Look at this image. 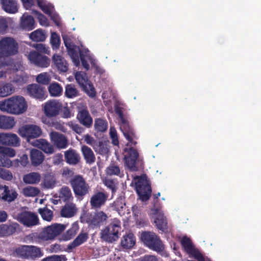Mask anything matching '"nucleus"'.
<instances>
[{
    "mask_svg": "<svg viewBox=\"0 0 261 261\" xmlns=\"http://www.w3.org/2000/svg\"><path fill=\"white\" fill-rule=\"evenodd\" d=\"M38 212L41 215L44 220L49 222L53 219V213L51 210L47 208L44 207L43 208H39L38 210Z\"/></svg>",
    "mask_w": 261,
    "mask_h": 261,
    "instance_id": "obj_42",
    "label": "nucleus"
},
{
    "mask_svg": "<svg viewBox=\"0 0 261 261\" xmlns=\"http://www.w3.org/2000/svg\"><path fill=\"white\" fill-rule=\"evenodd\" d=\"M70 184L74 194L84 196L89 193L90 187L85 179L81 175H75L71 179Z\"/></svg>",
    "mask_w": 261,
    "mask_h": 261,
    "instance_id": "obj_10",
    "label": "nucleus"
},
{
    "mask_svg": "<svg viewBox=\"0 0 261 261\" xmlns=\"http://www.w3.org/2000/svg\"><path fill=\"white\" fill-rule=\"evenodd\" d=\"M104 183L105 185L108 188H109L110 189L112 190V192H114L116 191L117 189V186L114 180L111 179L107 178L105 179Z\"/></svg>",
    "mask_w": 261,
    "mask_h": 261,
    "instance_id": "obj_60",
    "label": "nucleus"
},
{
    "mask_svg": "<svg viewBox=\"0 0 261 261\" xmlns=\"http://www.w3.org/2000/svg\"><path fill=\"white\" fill-rule=\"evenodd\" d=\"M4 145L14 147L19 146L20 145V139L15 134L6 133Z\"/></svg>",
    "mask_w": 261,
    "mask_h": 261,
    "instance_id": "obj_32",
    "label": "nucleus"
},
{
    "mask_svg": "<svg viewBox=\"0 0 261 261\" xmlns=\"http://www.w3.org/2000/svg\"><path fill=\"white\" fill-rule=\"evenodd\" d=\"M50 60L45 56L40 55L35 65L40 67H47L49 65Z\"/></svg>",
    "mask_w": 261,
    "mask_h": 261,
    "instance_id": "obj_49",
    "label": "nucleus"
},
{
    "mask_svg": "<svg viewBox=\"0 0 261 261\" xmlns=\"http://www.w3.org/2000/svg\"><path fill=\"white\" fill-rule=\"evenodd\" d=\"M77 210V209L74 203H67L62 207L61 215L63 217L70 218L75 215Z\"/></svg>",
    "mask_w": 261,
    "mask_h": 261,
    "instance_id": "obj_27",
    "label": "nucleus"
},
{
    "mask_svg": "<svg viewBox=\"0 0 261 261\" xmlns=\"http://www.w3.org/2000/svg\"><path fill=\"white\" fill-rule=\"evenodd\" d=\"M64 155L66 162L70 165H75L78 164L81 160L79 153L73 149L66 151Z\"/></svg>",
    "mask_w": 261,
    "mask_h": 261,
    "instance_id": "obj_22",
    "label": "nucleus"
},
{
    "mask_svg": "<svg viewBox=\"0 0 261 261\" xmlns=\"http://www.w3.org/2000/svg\"><path fill=\"white\" fill-rule=\"evenodd\" d=\"M18 134L21 137L25 138L28 142H30L31 139L40 137L41 135L42 130L37 125L27 124L19 129Z\"/></svg>",
    "mask_w": 261,
    "mask_h": 261,
    "instance_id": "obj_11",
    "label": "nucleus"
},
{
    "mask_svg": "<svg viewBox=\"0 0 261 261\" xmlns=\"http://www.w3.org/2000/svg\"><path fill=\"white\" fill-rule=\"evenodd\" d=\"M47 154H53L54 152V147L49 142L44 139L36 140L31 143Z\"/></svg>",
    "mask_w": 261,
    "mask_h": 261,
    "instance_id": "obj_19",
    "label": "nucleus"
},
{
    "mask_svg": "<svg viewBox=\"0 0 261 261\" xmlns=\"http://www.w3.org/2000/svg\"><path fill=\"white\" fill-rule=\"evenodd\" d=\"M120 229V222L114 220L108 226L102 229L100 232L101 239L107 242L112 243L118 239Z\"/></svg>",
    "mask_w": 261,
    "mask_h": 261,
    "instance_id": "obj_8",
    "label": "nucleus"
},
{
    "mask_svg": "<svg viewBox=\"0 0 261 261\" xmlns=\"http://www.w3.org/2000/svg\"><path fill=\"white\" fill-rule=\"evenodd\" d=\"M16 121L14 117L0 115V128L5 130L10 129L15 125Z\"/></svg>",
    "mask_w": 261,
    "mask_h": 261,
    "instance_id": "obj_25",
    "label": "nucleus"
},
{
    "mask_svg": "<svg viewBox=\"0 0 261 261\" xmlns=\"http://www.w3.org/2000/svg\"><path fill=\"white\" fill-rule=\"evenodd\" d=\"M15 92V88L11 84L5 83L0 85V97L10 95Z\"/></svg>",
    "mask_w": 261,
    "mask_h": 261,
    "instance_id": "obj_34",
    "label": "nucleus"
},
{
    "mask_svg": "<svg viewBox=\"0 0 261 261\" xmlns=\"http://www.w3.org/2000/svg\"><path fill=\"white\" fill-rule=\"evenodd\" d=\"M30 159L32 165L38 166L43 162L44 155L41 151L33 149L30 151Z\"/></svg>",
    "mask_w": 261,
    "mask_h": 261,
    "instance_id": "obj_24",
    "label": "nucleus"
},
{
    "mask_svg": "<svg viewBox=\"0 0 261 261\" xmlns=\"http://www.w3.org/2000/svg\"><path fill=\"white\" fill-rule=\"evenodd\" d=\"M48 89L50 95L54 97L60 96L63 92V89L60 85L55 82L51 83Z\"/></svg>",
    "mask_w": 261,
    "mask_h": 261,
    "instance_id": "obj_37",
    "label": "nucleus"
},
{
    "mask_svg": "<svg viewBox=\"0 0 261 261\" xmlns=\"http://www.w3.org/2000/svg\"><path fill=\"white\" fill-rule=\"evenodd\" d=\"M63 39L65 45L68 50V53L71 58L74 64L77 66L80 64L78 53L80 51V58L83 67L88 69L89 65L88 61H91V58L89 54V50L87 49L80 50L79 47L74 45L71 41L70 38L67 36H63Z\"/></svg>",
    "mask_w": 261,
    "mask_h": 261,
    "instance_id": "obj_3",
    "label": "nucleus"
},
{
    "mask_svg": "<svg viewBox=\"0 0 261 261\" xmlns=\"http://www.w3.org/2000/svg\"><path fill=\"white\" fill-rule=\"evenodd\" d=\"M78 230L79 227L77 224H73L72 227L63 234L61 240L63 241H67L70 240L75 236Z\"/></svg>",
    "mask_w": 261,
    "mask_h": 261,
    "instance_id": "obj_38",
    "label": "nucleus"
},
{
    "mask_svg": "<svg viewBox=\"0 0 261 261\" xmlns=\"http://www.w3.org/2000/svg\"><path fill=\"white\" fill-rule=\"evenodd\" d=\"M88 238V234L86 232L79 234L74 241L68 246V248L69 249H72L80 246L86 242Z\"/></svg>",
    "mask_w": 261,
    "mask_h": 261,
    "instance_id": "obj_35",
    "label": "nucleus"
},
{
    "mask_svg": "<svg viewBox=\"0 0 261 261\" xmlns=\"http://www.w3.org/2000/svg\"><path fill=\"white\" fill-rule=\"evenodd\" d=\"M40 55V54L36 51H31L28 54H25L28 59L30 61L31 63L34 64L35 65Z\"/></svg>",
    "mask_w": 261,
    "mask_h": 261,
    "instance_id": "obj_53",
    "label": "nucleus"
},
{
    "mask_svg": "<svg viewBox=\"0 0 261 261\" xmlns=\"http://www.w3.org/2000/svg\"><path fill=\"white\" fill-rule=\"evenodd\" d=\"M51 142L59 149H64L68 145V140L63 134L56 132L49 133Z\"/></svg>",
    "mask_w": 261,
    "mask_h": 261,
    "instance_id": "obj_14",
    "label": "nucleus"
},
{
    "mask_svg": "<svg viewBox=\"0 0 261 261\" xmlns=\"http://www.w3.org/2000/svg\"><path fill=\"white\" fill-rule=\"evenodd\" d=\"M84 139L86 143L92 146L93 149L98 142L88 134L84 136Z\"/></svg>",
    "mask_w": 261,
    "mask_h": 261,
    "instance_id": "obj_62",
    "label": "nucleus"
},
{
    "mask_svg": "<svg viewBox=\"0 0 261 261\" xmlns=\"http://www.w3.org/2000/svg\"><path fill=\"white\" fill-rule=\"evenodd\" d=\"M181 244L185 250L190 256L194 257L199 261H204L202 255L194 247L190 238L187 237H184L181 240Z\"/></svg>",
    "mask_w": 261,
    "mask_h": 261,
    "instance_id": "obj_12",
    "label": "nucleus"
},
{
    "mask_svg": "<svg viewBox=\"0 0 261 261\" xmlns=\"http://www.w3.org/2000/svg\"><path fill=\"white\" fill-rule=\"evenodd\" d=\"M18 228V224L13 223L8 225L2 224L0 225V237H6L12 234Z\"/></svg>",
    "mask_w": 261,
    "mask_h": 261,
    "instance_id": "obj_31",
    "label": "nucleus"
},
{
    "mask_svg": "<svg viewBox=\"0 0 261 261\" xmlns=\"http://www.w3.org/2000/svg\"><path fill=\"white\" fill-rule=\"evenodd\" d=\"M94 127L97 131L105 132L107 128L108 124L105 120L98 119L95 120Z\"/></svg>",
    "mask_w": 261,
    "mask_h": 261,
    "instance_id": "obj_50",
    "label": "nucleus"
},
{
    "mask_svg": "<svg viewBox=\"0 0 261 261\" xmlns=\"http://www.w3.org/2000/svg\"><path fill=\"white\" fill-rule=\"evenodd\" d=\"M27 109V102L21 95H14L0 101V110L8 114H22Z\"/></svg>",
    "mask_w": 261,
    "mask_h": 261,
    "instance_id": "obj_2",
    "label": "nucleus"
},
{
    "mask_svg": "<svg viewBox=\"0 0 261 261\" xmlns=\"http://www.w3.org/2000/svg\"><path fill=\"white\" fill-rule=\"evenodd\" d=\"M82 88L89 96L91 97L95 96V92L94 87L89 81L85 86H83Z\"/></svg>",
    "mask_w": 261,
    "mask_h": 261,
    "instance_id": "obj_54",
    "label": "nucleus"
},
{
    "mask_svg": "<svg viewBox=\"0 0 261 261\" xmlns=\"http://www.w3.org/2000/svg\"><path fill=\"white\" fill-rule=\"evenodd\" d=\"M151 214L153 215L154 222L157 228L163 231H165L166 229L167 223L164 217L163 212L160 210L154 208L151 210Z\"/></svg>",
    "mask_w": 261,
    "mask_h": 261,
    "instance_id": "obj_16",
    "label": "nucleus"
},
{
    "mask_svg": "<svg viewBox=\"0 0 261 261\" xmlns=\"http://www.w3.org/2000/svg\"><path fill=\"white\" fill-rule=\"evenodd\" d=\"M8 158L3 155L0 156V166L6 168L12 167V162Z\"/></svg>",
    "mask_w": 261,
    "mask_h": 261,
    "instance_id": "obj_56",
    "label": "nucleus"
},
{
    "mask_svg": "<svg viewBox=\"0 0 261 261\" xmlns=\"http://www.w3.org/2000/svg\"><path fill=\"white\" fill-rule=\"evenodd\" d=\"M106 172L107 174L109 175H118L120 170L118 166L112 164L106 168Z\"/></svg>",
    "mask_w": 261,
    "mask_h": 261,
    "instance_id": "obj_52",
    "label": "nucleus"
},
{
    "mask_svg": "<svg viewBox=\"0 0 261 261\" xmlns=\"http://www.w3.org/2000/svg\"><path fill=\"white\" fill-rule=\"evenodd\" d=\"M24 242L26 243L40 244L42 242L40 233H31L24 238Z\"/></svg>",
    "mask_w": 261,
    "mask_h": 261,
    "instance_id": "obj_36",
    "label": "nucleus"
},
{
    "mask_svg": "<svg viewBox=\"0 0 261 261\" xmlns=\"http://www.w3.org/2000/svg\"><path fill=\"white\" fill-rule=\"evenodd\" d=\"M38 6L46 14L50 15L51 13L53 7L51 5H48L45 0H37Z\"/></svg>",
    "mask_w": 261,
    "mask_h": 261,
    "instance_id": "obj_43",
    "label": "nucleus"
},
{
    "mask_svg": "<svg viewBox=\"0 0 261 261\" xmlns=\"http://www.w3.org/2000/svg\"><path fill=\"white\" fill-rule=\"evenodd\" d=\"M26 90L28 94L37 99L42 98L45 94L44 88L36 84L28 85Z\"/></svg>",
    "mask_w": 261,
    "mask_h": 261,
    "instance_id": "obj_18",
    "label": "nucleus"
},
{
    "mask_svg": "<svg viewBox=\"0 0 261 261\" xmlns=\"http://www.w3.org/2000/svg\"><path fill=\"white\" fill-rule=\"evenodd\" d=\"M40 192L39 189L35 187L28 186L23 189L22 193L26 197H35Z\"/></svg>",
    "mask_w": 261,
    "mask_h": 261,
    "instance_id": "obj_40",
    "label": "nucleus"
},
{
    "mask_svg": "<svg viewBox=\"0 0 261 261\" xmlns=\"http://www.w3.org/2000/svg\"><path fill=\"white\" fill-rule=\"evenodd\" d=\"M17 196V194L15 191H10L8 188L5 200L11 202L14 200L16 198Z\"/></svg>",
    "mask_w": 261,
    "mask_h": 261,
    "instance_id": "obj_61",
    "label": "nucleus"
},
{
    "mask_svg": "<svg viewBox=\"0 0 261 261\" xmlns=\"http://www.w3.org/2000/svg\"><path fill=\"white\" fill-rule=\"evenodd\" d=\"M61 103L57 100L47 101L44 105V112L48 117H55L58 115L61 110Z\"/></svg>",
    "mask_w": 261,
    "mask_h": 261,
    "instance_id": "obj_15",
    "label": "nucleus"
},
{
    "mask_svg": "<svg viewBox=\"0 0 261 261\" xmlns=\"http://www.w3.org/2000/svg\"><path fill=\"white\" fill-rule=\"evenodd\" d=\"M77 118L81 123L87 127H90L92 124V119L86 110H82L79 111Z\"/></svg>",
    "mask_w": 261,
    "mask_h": 261,
    "instance_id": "obj_26",
    "label": "nucleus"
},
{
    "mask_svg": "<svg viewBox=\"0 0 261 261\" xmlns=\"http://www.w3.org/2000/svg\"><path fill=\"white\" fill-rule=\"evenodd\" d=\"M75 78L77 83L82 87L89 82L86 74L82 71L76 72L75 74Z\"/></svg>",
    "mask_w": 261,
    "mask_h": 261,
    "instance_id": "obj_41",
    "label": "nucleus"
},
{
    "mask_svg": "<svg viewBox=\"0 0 261 261\" xmlns=\"http://www.w3.org/2000/svg\"><path fill=\"white\" fill-rule=\"evenodd\" d=\"M41 175L39 173L33 172L26 174L23 176V181L26 184L36 185L41 180Z\"/></svg>",
    "mask_w": 261,
    "mask_h": 261,
    "instance_id": "obj_28",
    "label": "nucleus"
},
{
    "mask_svg": "<svg viewBox=\"0 0 261 261\" xmlns=\"http://www.w3.org/2000/svg\"><path fill=\"white\" fill-rule=\"evenodd\" d=\"M141 240L149 249L163 256H168V254L164 250V245L155 233L150 231L143 232L141 234Z\"/></svg>",
    "mask_w": 261,
    "mask_h": 261,
    "instance_id": "obj_4",
    "label": "nucleus"
},
{
    "mask_svg": "<svg viewBox=\"0 0 261 261\" xmlns=\"http://www.w3.org/2000/svg\"><path fill=\"white\" fill-rule=\"evenodd\" d=\"M51 80L50 75L47 72H43L38 74L36 77L37 83L43 84H48Z\"/></svg>",
    "mask_w": 261,
    "mask_h": 261,
    "instance_id": "obj_44",
    "label": "nucleus"
},
{
    "mask_svg": "<svg viewBox=\"0 0 261 261\" xmlns=\"http://www.w3.org/2000/svg\"><path fill=\"white\" fill-rule=\"evenodd\" d=\"M72 197L70 189L67 187H62L60 191V197L64 200H69Z\"/></svg>",
    "mask_w": 261,
    "mask_h": 261,
    "instance_id": "obj_51",
    "label": "nucleus"
},
{
    "mask_svg": "<svg viewBox=\"0 0 261 261\" xmlns=\"http://www.w3.org/2000/svg\"><path fill=\"white\" fill-rule=\"evenodd\" d=\"M15 253L19 257L32 260L41 258L44 255L40 247L34 245H21L15 249Z\"/></svg>",
    "mask_w": 261,
    "mask_h": 261,
    "instance_id": "obj_5",
    "label": "nucleus"
},
{
    "mask_svg": "<svg viewBox=\"0 0 261 261\" xmlns=\"http://www.w3.org/2000/svg\"><path fill=\"white\" fill-rule=\"evenodd\" d=\"M108 219L107 215L102 211L97 212L91 215L87 219V222L93 227L99 226L105 223Z\"/></svg>",
    "mask_w": 261,
    "mask_h": 261,
    "instance_id": "obj_17",
    "label": "nucleus"
},
{
    "mask_svg": "<svg viewBox=\"0 0 261 261\" xmlns=\"http://www.w3.org/2000/svg\"><path fill=\"white\" fill-rule=\"evenodd\" d=\"M139 261H159V259L154 255H145L139 258Z\"/></svg>",
    "mask_w": 261,
    "mask_h": 261,
    "instance_id": "obj_64",
    "label": "nucleus"
},
{
    "mask_svg": "<svg viewBox=\"0 0 261 261\" xmlns=\"http://www.w3.org/2000/svg\"><path fill=\"white\" fill-rule=\"evenodd\" d=\"M45 35L42 30H37L30 34V38L33 41H43L45 39Z\"/></svg>",
    "mask_w": 261,
    "mask_h": 261,
    "instance_id": "obj_39",
    "label": "nucleus"
},
{
    "mask_svg": "<svg viewBox=\"0 0 261 261\" xmlns=\"http://www.w3.org/2000/svg\"><path fill=\"white\" fill-rule=\"evenodd\" d=\"M17 220L24 226L32 227L39 223V219L36 214L31 212H23L17 216Z\"/></svg>",
    "mask_w": 261,
    "mask_h": 261,
    "instance_id": "obj_13",
    "label": "nucleus"
},
{
    "mask_svg": "<svg viewBox=\"0 0 261 261\" xmlns=\"http://www.w3.org/2000/svg\"><path fill=\"white\" fill-rule=\"evenodd\" d=\"M136 179V191L140 199L142 201L147 200L151 195V189L147 176L143 175Z\"/></svg>",
    "mask_w": 261,
    "mask_h": 261,
    "instance_id": "obj_9",
    "label": "nucleus"
},
{
    "mask_svg": "<svg viewBox=\"0 0 261 261\" xmlns=\"http://www.w3.org/2000/svg\"><path fill=\"white\" fill-rule=\"evenodd\" d=\"M66 228V225L54 223L44 227L40 232L42 242L54 240Z\"/></svg>",
    "mask_w": 261,
    "mask_h": 261,
    "instance_id": "obj_7",
    "label": "nucleus"
},
{
    "mask_svg": "<svg viewBox=\"0 0 261 261\" xmlns=\"http://www.w3.org/2000/svg\"><path fill=\"white\" fill-rule=\"evenodd\" d=\"M50 126L54 127L56 129L62 132H65V129L63 125V123H62L61 121L54 120L50 123Z\"/></svg>",
    "mask_w": 261,
    "mask_h": 261,
    "instance_id": "obj_58",
    "label": "nucleus"
},
{
    "mask_svg": "<svg viewBox=\"0 0 261 261\" xmlns=\"http://www.w3.org/2000/svg\"><path fill=\"white\" fill-rule=\"evenodd\" d=\"M21 28L23 29L30 31L34 28V20L30 15H26L23 14L20 19Z\"/></svg>",
    "mask_w": 261,
    "mask_h": 261,
    "instance_id": "obj_30",
    "label": "nucleus"
},
{
    "mask_svg": "<svg viewBox=\"0 0 261 261\" xmlns=\"http://www.w3.org/2000/svg\"><path fill=\"white\" fill-rule=\"evenodd\" d=\"M3 9L7 13L14 14L18 12L19 5L16 0H1Z\"/></svg>",
    "mask_w": 261,
    "mask_h": 261,
    "instance_id": "obj_20",
    "label": "nucleus"
},
{
    "mask_svg": "<svg viewBox=\"0 0 261 261\" xmlns=\"http://www.w3.org/2000/svg\"><path fill=\"white\" fill-rule=\"evenodd\" d=\"M54 64L60 72H65L68 70V64L61 56L55 54L52 58Z\"/></svg>",
    "mask_w": 261,
    "mask_h": 261,
    "instance_id": "obj_23",
    "label": "nucleus"
},
{
    "mask_svg": "<svg viewBox=\"0 0 261 261\" xmlns=\"http://www.w3.org/2000/svg\"><path fill=\"white\" fill-rule=\"evenodd\" d=\"M56 184L54 177L51 176H47L45 177L43 181L41 184V186L45 189H52Z\"/></svg>",
    "mask_w": 261,
    "mask_h": 261,
    "instance_id": "obj_46",
    "label": "nucleus"
},
{
    "mask_svg": "<svg viewBox=\"0 0 261 261\" xmlns=\"http://www.w3.org/2000/svg\"><path fill=\"white\" fill-rule=\"evenodd\" d=\"M50 41L53 49H58L59 47L60 44V38L59 36L56 33H51Z\"/></svg>",
    "mask_w": 261,
    "mask_h": 261,
    "instance_id": "obj_48",
    "label": "nucleus"
},
{
    "mask_svg": "<svg viewBox=\"0 0 261 261\" xmlns=\"http://www.w3.org/2000/svg\"><path fill=\"white\" fill-rule=\"evenodd\" d=\"M110 135L112 139V143L115 145H117L119 143V141L117 135V132L114 127H110Z\"/></svg>",
    "mask_w": 261,
    "mask_h": 261,
    "instance_id": "obj_57",
    "label": "nucleus"
},
{
    "mask_svg": "<svg viewBox=\"0 0 261 261\" xmlns=\"http://www.w3.org/2000/svg\"><path fill=\"white\" fill-rule=\"evenodd\" d=\"M136 239L134 234L129 233L122 237L121 240V246L124 249H130L135 244Z\"/></svg>",
    "mask_w": 261,
    "mask_h": 261,
    "instance_id": "obj_29",
    "label": "nucleus"
},
{
    "mask_svg": "<svg viewBox=\"0 0 261 261\" xmlns=\"http://www.w3.org/2000/svg\"><path fill=\"white\" fill-rule=\"evenodd\" d=\"M67 125L70 127L74 132L76 133L80 134L83 133V129L80 127L79 125L74 124L72 122H69L67 123Z\"/></svg>",
    "mask_w": 261,
    "mask_h": 261,
    "instance_id": "obj_63",
    "label": "nucleus"
},
{
    "mask_svg": "<svg viewBox=\"0 0 261 261\" xmlns=\"http://www.w3.org/2000/svg\"><path fill=\"white\" fill-rule=\"evenodd\" d=\"M117 112L119 114L120 128L125 138L128 141L123 151L125 164L130 170H135L136 169V164L139 157V153L137 150L132 146L133 145H135L137 144V142L134 141L136 138V136L127 120L123 117L121 112L117 110Z\"/></svg>",
    "mask_w": 261,
    "mask_h": 261,
    "instance_id": "obj_1",
    "label": "nucleus"
},
{
    "mask_svg": "<svg viewBox=\"0 0 261 261\" xmlns=\"http://www.w3.org/2000/svg\"><path fill=\"white\" fill-rule=\"evenodd\" d=\"M94 149L96 152L101 154H106L109 151L107 144L102 141H98Z\"/></svg>",
    "mask_w": 261,
    "mask_h": 261,
    "instance_id": "obj_47",
    "label": "nucleus"
},
{
    "mask_svg": "<svg viewBox=\"0 0 261 261\" xmlns=\"http://www.w3.org/2000/svg\"><path fill=\"white\" fill-rule=\"evenodd\" d=\"M33 13L36 15L37 18L39 21L40 24L44 27H47L48 25V22L47 18L40 12L33 10Z\"/></svg>",
    "mask_w": 261,
    "mask_h": 261,
    "instance_id": "obj_55",
    "label": "nucleus"
},
{
    "mask_svg": "<svg viewBox=\"0 0 261 261\" xmlns=\"http://www.w3.org/2000/svg\"><path fill=\"white\" fill-rule=\"evenodd\" d=\"M107 198V196L104 193L99 192L91 197V205L93 208H99L104 204Z\"/></svg>",
    "mask_w": 261,
    "mask_h": 261,
    "instance_id": "obj_21",
    "label": "nucleus"
},
{
    "mask_svg": "<svg viewBox=\"0 0 261 261\" xmlns=\"http://www.w3.org/2000/svg\"><path fill=\"white\" fill-rule=\"evenodd\" d=\"M81 151L86 162L92 164L95 161L94 154L91 149L87 146H83L81 148Z\"/></svg>",
    "mask_w": 261,
    "mask_h": 261,
    "instance_id": "obj_33",
    "label": "nucleus"
},
{
    "mask_svg": "<svg viewBox=\"0 0 261 261\" xmlns=\"http://www.w3.org/2000/svg\"><path fill=\"white\" fill-rule=\"evenodd\" d=\"M15 155L16 152L14 149L8 147H4L2 155L9 158H13Z\"/></svg>",
    "mask_w": 261,
    "mask_h": 261,
    "instance_id": "obj_59",
    "label": "nucleus"
},
{
    "mask_svg": "<svg viewBox=\"0 0 261 261\" xmlns=\"http://www.w3.org/2000/svg\"><path fill=\"white\" fill-rule=\"evenodd\" d=\"M65 95L68 98H73L79 95V92L74 85H68L65 88Z\"/></svg>",
    "mask_w": 261,
    "mask_h": 261,
    "instance_id": "obj_45",
    "label": "nucleus"
},
{
    "mask_svg": "<svg viewBox=\"0 0 261 261\" xmlns=\"http://www.w3.org/2000/svg\"><path fill=\"white\" fill-rule=\"evenodd\" d=\"M18 45L12 37H3L0 40V58L17 54Z\"/></svg>",
    "mask_w": 261,
    "mask_h": 261,
    "instance_id": "obj_6",
    "label": "nucleus"
}]
</instances>
